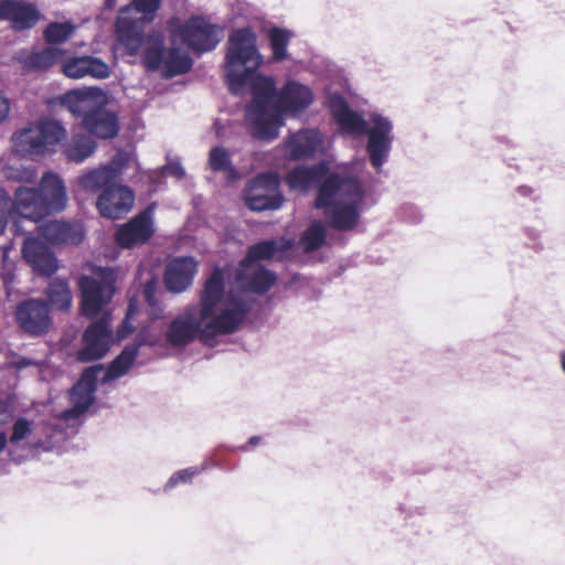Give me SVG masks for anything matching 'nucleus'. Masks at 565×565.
<instances>
[{
	"label": "nucleus",
	"instance_id": "nucleus-6",
	"mask_svg": "<svg viewBox=\"0 0 565 565\" xmlns=\"http://www.w3.org/2000/svg\"><path fill=\"white\" fill-rule=\"evenodd\" d=\"M364 194V189L358 178L328 172V175L318 188L315 207L330 205L335 196H339L340 201L344 203L361 205Z\"/></svg>",
	"mask_w": 565,
	"mask_h": 565
},
{
	"label": "nucleus",
	"instance_id": "nucleus-25",
	"mask_svg": "<svg viewBox=\"0 0 565 565\" xmlns=\"http://www.w3.org/2000/svg\"><path fill=\"white\" fill-rule=\"evenodd\" d=\"M361 205L348 204L342 201L331 202L330 205L322 207L328 224L341 232L353 230L361 217Z\"/></svg>",
	"mask_w": 565,
	"mask_h": 565
},
{
	"label": "nucleus",
	"instance_id": "nucleus-46",
	"mask_svg": "<svg viewBox=\"0 0 565 565\" xmlns=\"http://www.w3.org/2000/svg\"><path fill=\"white\" fill-rule=\"evenodd\" d=\"M31 424L30 422L24 417H19L12 426V434L8 441L14 444L19 443L20 440L26 438L31 434Z\"/></svg>",
	"mask_w": 565,
	"mask_h": 565
},
{
	"label": "nucleus",
	"instance_id": "nucleus-54",
	"mask_svg": "<svg viewBox=\"0 0 565 565\" xmlns=\"http://www.w3.org/2000/svg\"><path fill=\"white\" fill-rule=\"evenodd\" d=\"M516 191L522 196H527L532 193V189L525 185L519 186Z\"/></svg>",
	"mask_w": 565,
	"mask_h": 565
},
{
	"label": "nucleus",
	"instance_id": "nucleus-23",
	"mask_svg": "<svg viewBox=\"0 0 565 565\" xmlns=\"http://www.w3.org/2000/svg\"><path fill=\"white\" fill-rule=\"evenodd\" d=\"M40 234L52 245H77L85 235L82 224L65 221H50L41 225Z\"/></svg>",
	"mask_w": 565,
	"mask_h": 565
},
{
	"label": "nucleus",
	"instance_id": "nucleus-40",
	"mask_svg": "<svg viewBox=\"0 0 565 565\" xmlns=\"http://www.w3.org/2000/svg\"><path fill=\"white\" fill-rule=\"evenodd\" d=\"M327 233L321 221L312 222L300 237V245L306 253L318 250L324 243Z\"/></svg>",
	"mask_w": 565,
	"mask_h": 565
},
{
	"label": "nucleus",
	"instance_id": "nucleus-14",
	"mask_svg": "<svg viewBox=\"0 0 565 565\" xmlns=\"http://www.w3.org/2000/svg\"><path fill=\"white\" fill-rule=\"evenodd\" d=\"M313 102L312 90L296 79H288L277 94L279 128L284 125V115L296 116L306 110Z\"/></svg>",
	"mask_w": 565,
	"mask_h": 565
},
{
	"label": "nucleus",
	"instance_id": "nucleus-55",
	"mask_svg": "<svg viewBox=\"0 0 565 565\" xmlns=\"http://www.w3.org/2000/svg\"><path fill=\"white\" fill-rule=\"evenodd\" d=\"M559 361L563 372L565 373V351H562L559 353Z\"/></svg>",
	"mask_w": 565,
	"mask_h": 565
},
{
	"label": "nucleus",
	"instance_id": "nucleus-41",
	"mask_svg": "<svg viewBox=\"0 0 565 565\" xmlns=\"http://www.w3.org/2000/svg\"><path fill=\"white\" fill-rule=\"evenodd\" d=\"M209 167L214 172H227L228 174H235L236 172L230 152L222 146L213 147L210 150Z\"/></svg>",
	"mask_w": 565,
	"mask_h": 565
},
{
	"label": "nucleus",
	"instance_id": "nucleus-38",
	"mask_svg": "<svg viewBox=\"0 0 565 565\" xmlns=\"http://www.w3.org/2000/svg\"><path fill=\"white\" fill-rule=\"evenodd\" d=\"M38 126L44 153L66 138V129L55 119H43Z\"/></svg>",
	"mask_w": 565,
	"mask_h": 565
},
{
	"label": "nucleus",
	"instance_id": "nucleus-12",
	"mask_svg": "<svg viewBox=\"0 0 565 565\" xmlns=\"http://www.w3.org/2000/svg\"><path fill=\"white\" fill-rule=\"evenodd\" d=\"M182 42L193 52L212 51L220 43V29L202 18H191L182 26Z\"/></svg>",
	"mask_w": 565,
	"mask_h": 565
},
{
	"label": "nucleus",
	"instance_id": "nucleus-34",
	"mask_svg": "<svg viewBox=\"0 0 565 565\" xmlns=\"http://www.w3.org/2000/svg\"><path fill=\"white\" fill-rule=\"evenodd\" d=\"M96 141L84 134H74L71 140L64 146V153L68 161L82 163L96 150Z\"/></svg>",
	"mask_w": 565,
	"mask_h": 565
},
{
	"label": "nucleus",
	"instance_id": "nucleus-28",
	"mask_svg": "<svg viewBox=\"0 0 565 565\" xmlns=\"http://www.w3.org/2000/svg\"><path fill=\"white\" fill-rule=\"evenodd\" d=\"M322 145L321 135L316 129H303L294 134L287 141L290 158L305 159L313 156Z\"/></svg>",
	"mask_w": 565,
	"mask_h": 565
},
{
	"label": "nucleus",
	"instance_id": "nucleus-24",
	"mask_svg": "<svg viewBox=\"0 0 565 565\" xmlns=\"http://www.w3.org/2000/svg\"><path fill=\"white\" fill-rule=\"evenodd\" d=\"M65 51L55 46H47L42 50H21L17 53L15 60L25 72L46 71L63 62Z\"/></svg>",
	"mask_w": 565,
	"mask_h": 565
},
{
	"label": "nucleus",
	"instance_id": "nucleus-57",
	"mask_svg": "<svg viewBox=\"0 0 565 565\" xmlns=\"http://www.w3.org/2000/svg\"><path fill=\"white\" fill-rule=\"evenodd\" d=\"M1 257H2V258H6V257H7V252H6V250H2V253H1Z\"/></svg>",
	"mask_w": 565,
	"mask_h": 565
},
{
	"label": "nucleus",
	"instance_id": "nucleus-2",
	"mask_svg": "<svg viewBox=\"0 0 565 565\" xmlns=\"http://www.w3.org/2000/svg\"><path fill=\"white\" fill-rule=\"evenodd\" d=\"M333 116L343 131L354 136H366L365 150L372 168L381 172L387 162L394 141V125L388 117L372 111L365 119L339 98L332 106Z\"/></svg>",
	"mask_w": 565,
	"mask_h": 565
},
{
	"label": "nucleus",
	"instance_id": "nucleus-29",
	"mask_svg": "<svg viewBox=\"0 0 565 565\" xmlns=\"http://www.w3.org/2000/svg\"><path fill=\"white\" fill-rule=\"evenodd\" d=\"M276 279V274L264 266H258L249 273L239 270L236 275V281L244 290L257 295L266 294L275 285Z\"/></svg>",
	"mask_w": 565,
	"mask_h": 565
},
{
	"label": "nucleus",
	"instance_id": "nucleus-18",
	"mask_svg": "<svg viewBox=\"0 0 565 565\" xmlns=\"http://www.w3.org/2000/svg\"><path fill=\"white\" fill-rule=\"evenodd\" d=\"M62 73L68 78L92 77L106 79L110 76L111 68L100 57L93 55L71 56L63 60Z\"/></svg>",
	"mask_w": 565,
	"mask_h": 565
},
{
	"label": "nucleus",
	"instance_id": "nucleus-31",
	"mask_svg": "<svg viewBox=\"0 0 565 565\" xmlns=\"http://www.w3.org/2000/svg\"><path fill=\"white\" fill-rule=\"evenodd\" d=\"M140 351V343L134 341L124 347L121 352L109 363L103 383H109L129 372Z\"/></svg>",
	"mask_w": 565,
	"mask_h": 565
},
{
	"label": "nucleus",
	"instance_id": "nucleus-15",
	"mask_svg": "<svg viewBox=\"0 0 565 565\" xmlns=\"http://www.w3.org/2000/svg\"><path fill=\"white\" fill-rule=\"evenodd\" d=\"M135 194L127 185L115 183L106 186L99 194L96 206L102 216L118 220L126 215L134 206Z\"/></svg>",
	"mask_w": 565,
	"mask_h": 565
},
{
	"label": "nucleus",
	"instance_id": "nucleus-36",
	"mask_svg": "<svg viewBox=\"0 0 565 565\" xmlns=\"http://www.w3.org/2000/svg\"><path fill=\"white\" fill-rule=\"evenodd\" d=\"M271 58L275 62H281L289 57L288 45L294 33L287 29L273 26L267 33Z\"/></svg>",
	"mask_w": 565,
	"mask_h": 565
},
{
	"label": "nucleus",
	"instance_id": "nucleus-51",
	"mask_svg": "<svg viewBox=\"0 0 565 565\" xmlns=\"http://www.w3.org/2000/svg\"><path fill=\"white\" fill-rule=\"evenodd\" d=\"M259 441H260V437L259 436H252L248 439L246 445H243V446L238 447L237 449L242 450V451H247L248 447L257 446L259 444Z\"/></svg>",
	"mask_w": 565,
	"mask_h": 565
},
{
	"label": "nucleus",
	"instance_id": "nucleus-17",
	"mask_svg": "<svg viewBox=\"0 0 565 565\" xmlns=\"http://www.w3.org/2000/svg\"><path fill=\"white\" fill-rule=\"evenodd\" d=\"M149 22L129 13V8H121L116 20V31L119 42L129 55H136L146 41L145 25Z\"/></svg>",
	"mask_w": 565,
	"mask_h": 565
},
{
	"label": "nucleus",
	"instance_id": "nucleus-7",
	"mask_svg": "<svg viewBox=\"0 0 565 565\" xmlns=\"http://www.w3.org/2000/svg\"><path fill=\"white\" fill-rule=\"evenodd\" d=\"M284 196L277 173L265 172L256 175L245 190V204L254 212L275 211L281 207Z\"/></svg>",
	"mask_w": 565,
	"mask_h": 565
},
{
	"label": "nucleus",
	"instance_id": "nucleus-30",
	"mask_svg": "<svg viewBox=\"0 0 565 565\" xmlns=\"http://www.w3.org/2000/svg\"><path fill=\"white\" fill-rule=\"evenodd\" d=\"M167 51L164 38L160 32L148 34L141 53V63L145 68L149 72L162 70Z\"/></svg>",
	"mask_w": 565,
	"mask_h": 565
},
{
	"label": "nucleus",
	"instance_id": "nucleus-56",
	"mask_svg": "<svg viewBox=\"0 0 565 565\" xmlns=\"http://www.w3.org/2000/svg\"><path fill=\"white\" fill-rule=\"evenodd\" d=\"M117 0H105V8L113 9L116 6Z\"/></svg>",
	"mask_w": 565,
	"mask_h": 565
},
{
	"label": "nucleus",
	"instance_id": "nucleus-43",
	"mask_svg": "<svg viewBox=\"0 0 565 565\" xmlns=\"http://www.w3.org/2000/svg\"><path fill=\"white\" fill-rule=\"evenodd\" d=\"M74 32L71 23L53 22L50 23L44 31V39L49 44H58L67 41Z\"/></svg>",
	"mask_w": 565,
	"mask_h": 565
},
{
	"label": "nucleus",
	"instance_id": "nucleus-20",
	"mask_svg": "<svg viewBox=\"0 0 565 565\" xmlns=\"http://www.w3.org/2000/svg\"><path fill=\"white\" fill-rule=\"evenodd\" d=\"M25 262L41 276L50 277L57 270V258L40 238L26 237L22 246Z\"/></svg>",
	"mask_w": 565,
	"mask_h": 565
},
{
	"label": "nucleus",
	"instance_id": "nucleus-53",
	"mask_svg": "<svg viewBox=\"0 0 565 565\" xmlns=\"http://www.w3.org/2000/svg\"><path fill=\"white\" fill-rule=\"evenodd\" d=\"M8 445V437L6 433L0 431V454L6 449Z\"/></svg>",
	"mask_w": 565,
	"mask_h": 565
},
{
	"label": "nucleus",
	"instance_id": "nucleus-3",
	"mask_svg": "<svg viewBox=\"0 0 565 565\" xmlns=\"http://www.w3.org/2000/svg\"><path fill=\"white\" fill-rule=\"evenodd\" d=\"M0 192L11 218L20 216L39 222L50 214L62 212L67 203L63 180L51 171L42 175L39 189L19 186L13 199L4 191Z\"/></svg>",
	"mask_w": 565,
	"mask_h": 565
},
{
	"label": "nucleus",
	"instance_id": "nucleus-19",
	"mask_svg": "<svg viewBox=\"0 0 565 565\" xmlns=\"http://www.w3.org/2000/svg\"><path fill=\"white\" fill-rule=\"evenodd\" d=\"M106 102L105 93L99 87L73 89L63 95L61 104L75 117L86 119L88 115L98 109Z\"/></svg>",
	"mask_w": 565,
	"mask_h": 565
},
{
	"label": "nucleus",
	"instance_id": "nucleus-49",
	"mask_svg": "<svg viewBox=\"0 0 565 565\" xmlns=\"http://www.w3.org/2000/svg\"><path fill=\"white\" fill-rule=\"evenodd\" d=\"M13 366L17 371H22L29 366H38V362L29 358L20 356L13 362Z\"/></svg>",
	"mask_w": 565,
	"mask_h": 565
},
{
	"label": "nucleus",
	"instance_id": "nucleus-52",
	"mask_svg": "<svg viewBox=\"0 0 565 565\" xmlns=\"http://www.w3.org/2000/svg\"><path fill=\"white\" fill-rule=\"evenodd\" d=\"M32 448H33L34 450H43V451H47V450H50V447H47V446L45 445V443H44V441H42V440L35 441V443L32 445Z\"/></svg>",
	"mask_w": 565,
	"mask_h": 565
},
{
	"label": "nucleus",
	"instance_id": "nucleus-8",
	"mask_svg": "<svg viewBox=\"0 0 565 565\" xmlns=\"http://www.w3.org/2000/svg\"><path fill=\"white\" fill-rule=\"evenodd\" d=\"M253 305L254 301L245 296L230 294L221 313L204 324L203 337L212 340L216 335L235 332L247 318Z\"/></svg>",
	"mask_w": 565,
	"mask_h": 565
},
{
	"label": "nucleus",
	"instance_id": "nucleus-33",
	"mask_svg": "<svg viewBox=\"0 0 565 565\" xmlns=\"http://www.w3.org/2000/svg\"><path fill=\"white\" fill-rule=\"evenodd\" d=\"M292 247V241L281 239L280 244L276 239H264L250 245L241 266H247L258 260H266L274 257L277 252L285 253Z\"/></svg>",
	"mask_w": 565,
	"mask_h": 565
},
{
	"label": "nucleus",
	"instance_id": "nucleus-50",
	"mask_svg": "<svg viewBox=\"0 0 565 565\" xmlns=\"http://www.w3.org/2000/svg\"><path fill=\"white\" fill-rule=\"evenodd\" d=\"M407 212H411L412 215L407 218L412 223H417L422 220L420 213L417 211L414 206H405L403 209V213L406 214Z\"/></svg>",
	"mask_w": 565,
	"mask_h": 565
},
{
	"label": "nucleus",
	"instance_id": "nucleus-47",
	"mask_svg": "<svg viewBox=\"0 0 565 565\" xmlns=\"http://www.w3.org/2000/svg\"><path fill=\"white\" fill-rule=\"evenodd\" d=\"M163 169L168 174L177 178L178 180L185 177V170L179 160L169 161Z\"/></svg>",
	"mask_w": 565,
	"mask_h": 565
},
{
	"label": "nucleus",
	"instance_id": "nucleus-22",
	"mask_svg": "<svg viewBox=\"0 0 565 565\" xmlns=\"http://www.w3.org/2000/svg\"><path fill=\"white\" fill-rule=\"evenodd\" d=\"M225 292V274L221 267H215L205 280L200 294V308L198 312L202 318L213 316L215 308L221 302Z\"/></svg>",
	"mask_w": 565,
	"mask_h": 565
},
{
	"label": "nucleus",
	"instance_id": "nucleus-4",
	"mask_svg": "<svg viewBox=\"0 0 565 565\" xmlns=\"http://www.w3.org/2000/svg\"><path fill=\"white\" fill-rule=\"evenodd\" d=\"M247 85L252 102L246 107L245 116L253 137L266 141L276 139L279 132V109L275 81L256 71L246 79Z\"/></svg>",
	"mask_w": 565,
	"mask_h": 565
},
{
	"label": "nucleus",
	"instance_id": "nucleus-16",
	"mask_svg": "<svg viewBox=\"0 0 565 565\" xmlns=\"http://www.w3.org/2000/svg\"><path fill=\"white\" fill-rule=\"evenodd\" d=\"M198 273V263L191 256L175 257L168 263L163 273V284L168 291L181 294L188 290Z\"/></svg>",
	"mask_w": 565,
	"mask_h": 565
},
{
	"label": "nucleus",
	"instance_id": "nucleus-10",
	"mask_svg": "<svg viewBox=\"0 0 565 565\" xmlns=\"http://www.w3.org/2000/svg\"><path fill=\"white\" fill-rule=\"evenodd\" d=\"M205 320L198 312V307L189 306L171 320L166 329L164 338L174 348H184L196 338L206 343L210 339L203 337V322Z\"/></svg>",
	"mask_w": 565,
	"mask_h": 565
},
{
	"label": "nucleus",
	"instance_id": "nucleus-5",
	"mask_svg": "<svg viewBox=\"0 0 565 565\" xmlns=\"http://www.w3.org/2000/svg\"><path fill=\"white\" fill-rule=\"evenodd\" d=\"M263 63V55L257 47V35L248 26L234 29L226 42L224 64L225 82L234 95H241L246 79Z\"/></svg>",
	"mask_w": 565,
	"mask_h": 565
},
{
	"label": "nucleus",
	"instance_id": "nucleus-11",
	"mask_svg": "<svg viewBox=\"0 0 565 565\" xmlns=\"http://www.w3.org/2000/svg\"><path fill=\"white\" fill-rule=\"evenodd\" d=\"M153 204L134 216L116 231V243L122 248L143 245L154 234Z\"/></svg>",
	"mask_w": 565,
	"mask_h": 565
},
{
	"label": "nucleus",
	"instance_id": "nucleus-45",
	"mask_svg": "<svg viewBox=\"0 0 565 565\" xmlns=\"http://www.w3.org/2000/svg\"><path fill=\"white\" fill-rule=\"evenodd\" d=\"M130 159L131 158L129 152L119 150L113 157L111 161L105 166L107 169L110 170L114 180H116L117 177L120 175L124 172V170L129 166Z\"/></svg>",
	"mask_w": 565,
	"mask_h": 565
},
{
	"label": "nucleus",
	"instance_id": "nucleus-26",
	"mask_svg": "<svg viewBox=\"0 0 565 565\" xmlns=\"http://www.w3.org/2000/svg\"><path fill=\"white\" fill-rule=\"evenodd\" d=\"M82 126L100 139H111L117 136L119 130L117 115L108 110L105 104L82 120Z\"/></svg>",
	"mask_w": 565,
	"mask_h": 565
},
{
	"label": "nucleus",
	"instance_id": "nucleus-37",
	"mask_svg": "<svg viewBox=\"0 0 565 565\" xmlns=\"http://www.w3.org/2000/svg\"><path fill=\"white\" fill-rule=\"evenodd\" d=\"M45 294L51 307L65 311L71 308L72 294L67 280L61 278L52 280Z\"/></svg>",
	"mask_w": 565,
	"mask_h": 565
},
{
	"label": "nucleus",
	"instance_id": "nucleus-27",
	"mask_svg": "<svg viewBox=\"0 0 565 565\" xmlns=\"http://www.w3.org/2000/svg\"><path fill=\"white\" fill-rule=\"evenodd\" d=\"M328 172V163L321 161L312 167L300 166L294 168L287 173L285 181L291 190H308L316 184L319 188Z\"/></svg>",
	"mask_w": 565,
	"mask_h": 565
},
{
	"label": "nucleus",
	"instance_id": "nucleus-13",
	"mask_svg": "<svg viewBox=\"0 0 565 565\" xmlns=\"http://www.w3.org/2000/svg\"><path fill=\"white\" fill-rule=\"evenodd\" d=\"M15 320L24 332L31 335H41L49 330L51 324L49 305L42 299H26L18 305Z\"/></svg>",
	"mask_w": 565,
	"mask_h": 565
},
{
	"label": "nucleus",
	"instance_id": "nucleus-44",
	"mask_svg": "<svg viewBox=\"0 0 565 565\" xmlns=\"http://www.w3.org/2000/svg\"><path fill=\"white\" fill-rule=\"evenodd\" d=\"M199 472L198 468L191 467L181 469L174 472L168 480V482L163 487V491L168 492L179 483H190L193 477Z\"/></svg>",
	"mask_w": 565,
	"mask_h": 565
},
{
	"label": "nucleus",
	"instance_id": "nucleus-42",
	"mask_svg": "<svg viewBox=\"0 0 565 565\" xmlns=\"http://www.w3.org/2000/svg\"><path fill=\"white\" fill-rule=\"evenodd\" d=\"M161 0H132L124 8H129V13L141 18L146 22H152L160 8Z\"/></svg>",
	"mask_w": 565,
	"mask_h": 565
},
{
	"label": "nucleus",
	"instance_id": "nucleus-35",
	"mask_svg": "<svg viewBox=\"0 0 565 565\" xmlns=\"http://www.w3.org/2000/svg\"><path fill=\"white\" fill-rule=\"evenodd\" d=\"M192 65L193 60L189 54L181 52L178 47H170L161 70L162 77L169 79L183 75L192 68Z\"/></svg>",
	"mask_w": 565,
	"mask_h": 565
},
{
	"label": "nucleus",
	"instance_id": "nucleus-48",
	"mask_svg": "<svg viewBox=\"0 0 565 565\" xmlns=\"http://www.w3.org/2000/svg\"><path fill=\"white\" fill-rule=\"evenodd\" d=\"M142 295L149 306H151V307L157 306L156 282L154 281L151 280L146 284Z\"/></svg>",
	"mask_w": 565,
	"mask_h": 565
},
{
	"label": "nucleus",
	"instance_id": "nucleus-1",
	"mask_svg": "<svg viewBox=\"0 0 565 565\" xmlns=\"http://www.w3.org/2000/svg\"><path fill=\"white\" fill-rule=\"evenodd\" d=\"M94 276H82L78 280L81 290V310L83 316L100 318L93 321L83 333V347L77 352V360L82 363L103 359L109 351L113 342L110 313L103 311L111 300L116 290L118 270L113 267H95Z\"/></svg>",
	"mask_w": 565,
	"mask_h": 565
},
{
	"label": "nucleus",
	"instance_id": "nucleus-9",
	"mask_svg": "<svg viewBox=\"0 0 565 565\" xmlns=\"http://www.w3.org/2000/svg\"><path fill=\"white\" fill-rule=\"evenodd\" d=\"M103 369V364H96L84 370L70 391L72 406L60 414L61 419L65 422L76 419L89 409L96 398L97 379Z\"/></svg>",
	"mask_w": 565,
	"mask_h": 565
},
{
	"label": "nucleus",
	"instance_id": "nucleus-39",
	"mask_svg": "<svg viewBox=\"0 0 565 565\" xmlns=\"http://www.w3.org/2000/svg\"><path fill=\"white\" fill-rule=\"evenodd\" d=\"M78 184L87 191H97L99 189H106V186H113L115 180L111 177V172L105 166L93 169L87 173L78 178Z\"/></svg>",
	"mask_w": 565,
	"mask_h": 565
},
{
	"label": "nucleus",
	"instance_id": "nucleus-21",
	"mask_svg": "<svg viewBox=\"0 0 565 565\" xmlns=\"http://www.w3.org/2000/svg\"><path fill=\"white\" fill-rule=\"evenodd\" d=\"M0 18L10 21L15 31H23L36 24L40 13L34 4L23 0H2Z\"/></svg>",
	"mask_w": 565,
	"mask_h": 565
},
{
	"label": "nucleus",
	"instance_id": "nucleus-32",
	"mask_svg": "<svg viewBox=\"0 0 565 565\" xmlns=\"http://www.w3.org/2000/svg\"><path fill=\"white\" fill-rule=\"evenodd\" d=\"M12 146L17 153L22 157L43 154V141L39 126H29L12 136Z\"/></svg>",
	"mask_w": 565,
	"mask_h": 565
}]
</instances>
